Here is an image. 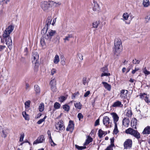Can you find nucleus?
I'll return each instance as SVG.
<instances>
[{
	"label": "nucleus",
	"mask_w": 150,
	"mask_h": 150,
	"mask_svg": "<svg viewBox=\"0 0 150 150\" xmlns=\"http://www.w3.org/2000/svg\"><path fill=\"white\" fill-rule=\"evenodd\" d=\"M78 117L79 119V120H80L81 118H83V116L81 113H79L78 115Z\"/></svg>",
	"instance_id": "nucleus-52"
},
{
	"label": "nucleus",
	"mask_w": 150,
	"mask_h": 150,
	"mask_svg": "<svg viewBox=\"0 0 150 150\" xmlns=\"http://www.w3.org/2000/svg\"><path fill=\"white\" fill-rule=\"evenodd\" d=\"M139 70V68H135V69L133 70L132 71V74H134L135 73V72L136 71H138Z\"/></svg>",
	"instance_id": "nucleus-62"
},
{
	"label": "nucleus",
	"mask_w": 150,
	"mask_h": 150,
	"mask_svg": "<svg viewBox=\"0 0 150 150\" xmlns=\"http://www.w3.org/2000/svg\"><path fill=\"white\" fill-rule=\"evenodd\" d=\"M123 105L121 102L118 100L114 103L112 106L113 107H122Z\"/></svg>",
	"instance_id": "nucleus-16"
},
{
	"label": "nucleus",
	"mask_w": 150,
	"mask_h": 150,
	"mask_svg": "<svg viewBox=\"0 0 150 150\" xmlns=\"http://www.w3.org/2000/svg\"><path fill=\"white\" fill-rule=\"evenodd\" d=\"M90 92L89 91H87L84 94V97H87L90 94Z\"/></svg>",
	"instance_id": "nucleus-60"
},
{
	"label": "nucleus",
	"mask_w": 150,
	"mask_h": 150,
	"mask_svg": "<svg viewBox=\"0 0 150 150\" xmlns=\"http://www.w3.org/2000/svg\"><path fill=\"white\" fill-rule=\"evenodd\" d=\"M56 129L58 131L60 132L65 129V127L62 120H59L56 123L55 125Z\"/></svg>",
	"instance_id": "nucleus-6"
},
{
	"label": "nucleus",
	"mask_w": 150,
	"mask_h": 150,
	"mask_svg": "<svg viewBox=\"0 0 150 150\" xmlns=\"http://www.w3.org/2000/svg\"><path fill=\"white\" fill-rule=\"evenodd\" d=\"M144 100L146 103H150V100L149 99V95H147L144 99Z\"/></svg>",
	"instance_id": "nucleus-46"
},
{
	"label": "nucleus",
	"mask_w": 150,
	"mask_h": 150,
	"mask_svg": "<svg viewBox=\"0 0 150 150\" xmlns=\"http://www.w3.org/2000/svg\"><path fill=\"white\" fill-rule=\"evenodd\" d=\"M30 101H28L25 102V104L26 107H29L30 106Z\"/></svg>",
	"instance_id": "nucleus-58"
},
{
	"label": "nucleus",
	"mask_w": 150,
	"mask_h": 150,
	"mask_svg": "<svg viewBox=\"0 0 150 150\" xmlns=\"http://www.w3.org/2000/svg\"><path fill=\"white\" fill-rule=\"evenodd\" d=\"M67 99L66 97L64 96H61L59 98V101L61 102H63Z\"/></svg>",
	"instance_id": "nucleus-44"
},
{
	"label": "nucleus",
	"mask_w": 150,
	"mask_h": 150,
	"mask_svg": "<svg viewBox=\"0 0 150 150\" xmlns=\"http://www.w3.org/2000/svg\"><path fill=\"white\" fill-rule=\"evenodd\" d=\"M137 120L135 118H133L131 121V125L133 128L135 129H137L136 126L137 125Z\"/></svg>",
	"instance_id": "nucleus-15"
},
{
	"label": "nucleus",
	"mask_w": 150,
	"mask_h": 150,
	"mask_svg": "<svg viewBox=\"0 0 150 150\" xmlns=\"http://www.w3.org/2000/svg\"><path fill=\"white\" fill-rule=\"evenodd\" d=\"M93 10L94 11L98 12L100 10V8L98 5L95 2H93Z\"/></svg>",
	"instance_id": "nucleus-18"
},
{
	"label": "nucleus",
	"mask_w": 150,
	"mask_h": 150,
	"mask_svg": "<svg viewBox=\"0 0 150 150\" xmlns=\"http://www.w3.org/2000/svg\"><path fill=\"white\" fill-rule=\"evenodd\" d=\"M50 143L51 144V145L52 146H54L56 145V144L52 140V138H51V139H50Z\"/></svg>",
	"instance_id": "nucleus-56"
},
{
	"label": "nucleus",
	"mask_w": 150,
	"mask_h": 150,
	"mask_svg": "<svg viewBox=\"0 0 150 150\" xmlns=\"http://www.w3.org/2000/svg\"><path fill=\"white\" fill-rule=\"evenodd\" d=\"M118 132V130L117 129V124H115V127L113 130V133L116 134Z\"/></svg>",
	"instance_id": "nucleus-41"
},
{
	"label": "nucleus",
	"mask_w": 150,
	"mask_h": 150,
	"mask_svg": "<svg viewBox=\"0 0 150 150\" xmlns=\"http://www.w3.org/2000/svg\"><path fill=\"white\" fill-rule=\"evenodd\" d=\"M145 19L147 20V22H148V21L150 19V15L146 16L145 17Z\"/></svg>",
	"instance_id": "nucleus-63"
},
{
	"label": "nucleus",
	"mask_w": 150,
	"mask_h": 150,
	"mask_svg": "<svg viewBox=\"0 0 150 150\" xmlns=\"http://www.w3.org/2000/svg\"><path fill=\"white\" fill-rule=\"evenodd\" d=\"M52 18L51 17H48L46 22V25L47 26V28L49 25H50L51 23Z\"/></svg>",
	"instance_id": "nucleus-28"
},
{
	"label": "nucleus",
	"mask_w": 150,
	"mask_h": 150,
	"mask_svg": "<svg viewBox=\"0 0 150 150\" xmlns=\"http://www.w3.org/2000/svg\"><path fill=\"white\" fill-rule=\"evenodd\" d=\"M132 141L130 139L126 140L124 144V146L125 149L130 148L132 147Z\"/></svg>",
	"instance_id": "nucleus-8"
},
{
	"label": "nucleus",
	"mask_w": 150,
	"mask_h": 150,
	"mask_svg": "<svg viewBox=\"0 0 150 150\" xmlns=\"http://www.w3.org/2000/svg\"><path fill=\"white\" fill-rule=\"evenodd\" d=\"M41 6L44 11H48L52 7L50 1H43L41 2Z\"/></svg>",
	"instance_id": "nucleus-5"
},
{
	"label": "nucleus",
	"mask_w": 150,
	"mask_h": 150,
	"mask_svg": "<svg viewBox=\"0 0 150 150\" xmlns=\"http://www.w3.org/2000/svg\"><path fill=\"white\" fill-rule=\"evenodd\" d=\"M143 5L144 7H148L150 6V2L149 0H143Z\"/></svg>",
	"instance_id": "nucleus-26"
},
{
	"label": "nucleus",
	"mask_w": 150,
	"mask_h": 150,
	"mask_svg": "<svg viewBox=\"0 0 150 150\" xmlns=\"http://www.w3.org/2000/svg\"><path fill=\"white\" fill-rule=\"evenodd\" d=\"M142 133L144 134H150V126H147L145 127Z\"/></svg>",
	"instance_id": "nucleus-19"
},
{
	"label": "nucleus",
	"mask_w": 150,
	"mask_h": 150,
	"mask_svg": "<svg viewBox=\"0 0 150 150\" xmlns=\"http://www.w3.org/2000/svg\"><path fill=\"white\" fill-rule=\"evenodd\" d=\"M60 106L61 105L59 103L56 102L54 104V107L56 109H59Z\"/></svg>",
	"instance_id": "nucleus-36"
},
{
	"label": "nucleus",
	"mask_w": 150,
	"mask_h": 150,
	"mask_svg": "<svg viewBox=\"0 0 150 150\" xmlns=\"http://www.w3.org/2000/svg\"><path fill=\"white\" fill-rule=\"evenodd\" d=\"M63 108L64 110L67 112H68L70 109V107L67 104L63 105Z\"/></svg>",
	"instance_id": "nucleus-33"
},
{
	"label": "nucleus",
	"mask_w": 150,
	"mask_h": 150,
	"mask_svg": "<svg viewBox=\"0 0 150 150\" xmlns=\"http://www.w3.org/2000/svg\"><path fill=\"white\" fill-rule=\"evenodd\" d=\"M8 129L7 128H5L0 129V132L1 134V136L4 138H6L8 133Z\"/></svg>",
	"instance_id": "nucleus-11"
},
{
	"label": "nucleus",
	"mask_w": 150,
	"mask_h": 150,
	"mask_svg": "<svg viewBox=\"0 0 150 150\" xmlns=\"http://www.w3.org/2000/svg\"><path fill=\"white\" fill-rule=\"evenodd\" d=\"M41 45L42 46H43L45 45V39L44 38H41L40 41Z\"/></svg>",
	"instance_id": "nucleus-47"
},
{
	"label": "nucleus",
	"mask_w": 150,
	"mask_h": 150,
	"mask_svg": "<svg viewBox=\"0 0 150 150\" xmlns=\"http://www.w3.org/2000/svg\"><path fill=\"white\" fill-rule=\"evenodd\" d=\"M35 91L36 93H39L40 92V88L38 85H35L34 86Z\"/></svg>",
	"instance_id": "nucleus-38"
},
{
	"label": "nucleus",
	"mask_w": 150,
	"mask_h": 150,
	"mask_svg": "<svg viewBox=\"0 0 150 150\" xmlns=\"http://www.w3.org/2000/svg\"><path fill=\"white\" fill-rule=\"evenodd\" d=\"M108 70V69L107 67H104L100 69V71H101L103 72H105L107 71Z\"/></svg>",
	"instance_id": "nucleus-48"
},
{
	"label": "nucleus",
	"mask_w": 150,
	"mask_h": 150,
	"mask_svg": "<svg viewBox=\"0 0 150 150\" xmlns=\"http://www.w3.org/2000/svg\"><path fill=\"white\" fill-rule=\"evenodd\" d=\"M132 62L134 64H139V61L138 60L135 59L134 60L133 59L132 61Z\"/></svg>",
	"instance_id": "nucleus-54"
},
{
	"label": "nucleus",
	"mask_w": 150,
	"mask_h": 150,
	"mask_svg": "<svg viewBox=\"0 0 150 150\" xmlns=\"http://www.w3.org/2000/svg\"><path fill=\"white\" fill-rule=\"evenodd\" d=\"M51 89L52 91L55 92L56 91V80L55 78L52 79L50 82Z\"/></svg>",
	"instance_id": "nucleus-7"
},
{
	"label": "nucleus",
	"mask_w": 150,
	"mask_h": 150,
	"mask_svg": "<svg viewBox=\"0 0 150 150\" xmlns=\"http://www.w3.org/2000/svg\"><path fill=\"white\" fill-rule=\"evenodd\" d=\"M93 140V139L90 136L88 137L87 139L86 140V141L84 143V145H87L90 143L92 142Z\"/></svg>",
	"instance_id": "nucleus-27"
},
{
	"label": "nucleus",
	"mask_w": 150,
	"mask_h": 150,
	"mask_svg": "<svg viewBox=\"0 0 150 150\" xmlns=\"http://www.w3.org/2000/svg\"><path fill=\"white\" fill-rule=\"evenodd\" d=\"M44 121V119H40L39 121H38L37 123L38 124H41Z\"/></svg>",
	"instance_id": "nucleus-59"
},
{
	"label": "nucleus",
	"mask_w": 150,
	"mask_h": 150,
	"mask_svg": "<svg viewBox=\"0 0 150 150\" xmlns=\"http://www.w3.org/2000/svg\"><path fill=\"white\" fill-rule=\"evenodd\" d=\"M22 115L25 120H29V116L25 112H22Z\"/></svg>",
	"instance_id": "nucleus-34"
},
{
	"label": "nucleus",
	"mask_w": 150,
	"mask_h": 150,
	"mask_svg": "<svg viewBox=\"0 0 150 150\" xmlns=\"http://www.w3.org/2000/svg\"><path fill=\"white\" fill-rule=\"evenodd\" d=\"M128 91L122 90L120 93V96L121 98H125L127 96Z\"/></svg>",
	"instance_id": "nucleus-22"
},
{
	"label": "nucleus",
	"mask_w": 150,
	"mask_h": 150,
	"mask_svg": "<svg viewBox=\"0 0 150 150\" xmlns=\"http://www.w3.org/2000/svg\"><path fill=\"white\" fill-rule=\"evenodd\" d=\"M59 61V58L58 55L56 54L55 56L54 60V62L55 64H58Z\"/></svg>",
	"instance_id": "nucleus-29"
},
{
	"label": "nucleus",
	"mask_w": 150,
	"mask_h": 150,
	"mask_svg": "<svg viewBox=\"0 0 150 150\" xmlns=\"http://www.w3.org/2000/svg\"><path fill=\"white\" fill-rule=\"evenodd\" d=\"M103 124L106 126L110 123V119L108 116H106L103 117Z\"/></svg>",
	"instance_id": "nucleus-14"
},
{
	"label": "nucleus",
	"mask_w": 150,
	"mask_h": 150,
	"mask_svg": "<svg viewBox=\"0 0 150 150\" xmlns=\"http://www.w3.org/2000/svg\"><path fill=\"white\" fill-rule=\"evenodd\" d=\"M87 80L86 78H83V83L84 85H85L87 83Z\"/></svg>",
	"instance_id": "nucleus-64"
},
{
	"label": "nucleus",
	"mask_w": 150,
	"mask_h": 150,
	"mask_svg": "<svg viewBox=\"0 0 150 150\" xmlns=\"http://www.w3.org/2000/svg\"><path fill=\"white\" fill-rule=\"evenodd\" d=\"M60 59L61 61V64L62 65H64L65 64V61L63 55H62L60 56Z\"/></svg>",
	"instance_id": "nucleus-39"
},
{
	"label": "nucleus",
	"mask_w": 150,
	"mask_h": 150,
	"mask_svg": "<svg viewBox=\"0 0 150 150\" xmlns=\"http://www.w3.org/2000/svg\"><path fill=\"white\" fill-rule=\"evenodd\" d=\"M47 28L46 29L44 28L41 31L42 34H43V37L49 42L50 41L52 37L56 33L55 30H47Z\"/></svg>",
	"instance_id": "nucleus-3"
},
{
	"label": "nucleus",
	"mask_w": 150,
	"mask_h": 150,
	"mask_svg": "<svg viewBox=\"0 0 150 150\" xmlns=\"http://www.w3.org/2000/svg\"><path fill=\"white\" fill-rule=\"evenodd\" d=\"M134 130L132 128H129L126 130L125 132L127 134L132 135L133 132Z\"/></svg>",
	"instance_id": "nucleus-31"
},
{
	"label": "nucleus",
	"mask_w": 150,
	"mask_h": 150,
	"mask_svg": "<svg viewBox=\"0 0 150 150\" xmlns=\"http://www.w3.org/2000/svg\"><path fill=\"white\" fill-rule=\"evenodd\" d=\"M146 96L147 95L145 93L141 94L139 95L140 98L142 99H144Z\"/></svg>",
	"instance_id": "nucleus-49"
},
{
	"label": "nucleus",
	"mask_w": 150,
	"mask_h": 150,
	"mask_svg": "<svg viewBox=\"0 0 150 150\" xmlns=\"http://www.w3.org/2000/svg\"><path fill=\"white\" fill-rule=\"evenodd\" d=\"M75 146L76 148L78 150H82L83 149H84L86 148V146H79L77 145H75Z\"/></svg>",
	"instance_id": "nucleus-43"
},
{
	"label": "nucleus",
	"mask_w": 150,
	"mask_h": 150,
	"mask_svg": "<svg viewBox=\"0 0 150 150\" xmlns=\"http://www.w3.org/2000/svg\"><path fill=\"white\" fill-rule=\"evenodd\" d=\"M110 114L113 118L114 124H117V122L119 119V117L117 115L116 113L114 112L111 113Z\"/></svg>",
	"instance_id": "nucleus-13"
},
{
	"label": "nucleus",
	"mask_w": 150,
	"mask_h": 150,
	"mask_svg": "<svg viewBox=\"0 0 150 150\" xmlns=\"http://www.w3.org/2000/svg\"><path fill=\"white\" fill-rule=\"evenodd\" d=\"M132 135H133L137 139H139L140 137L139 133L137 130H134L133 132Z\"/></svg>",
	"instance_id": "nucleus-23"
},
{
	"label": "nucleus",
	"mask_w": 150,
	"mask_h": 150,
	"mask_svg": "<svg viewBox=\"0 0 150 150\" xmlns=\"http://www.w3.org/2000/svg\"><path fill=\"white\" fill-rule=\"evenodd\" d=\"M73 37V35L72 34H67L63 39L64 40V42H66L67 41H69L70 39Z\"/></svg>",
	"instance_id": "nucleus-24"
},
{
	"label": "nucleus",
	"mask_w": 150,
	"mask_h": 150,
	"mask_svg": "<svg viewBox=\"0 0 150 150\" xmlns=\"http://www.w3.org/2000/svg\"><path fill=\"white\" fill-rule=\"evenodd\" d=\"M143 71L146 76L147 75L150 74V72L148 71L146 69V67L143 69Z\"/></svg>",
	"instance_id": "nucleus-40"
},
{
	"label": "nucleus",
	"mask_w": 150,
	"mask_h": 150,
	"mask_svg": "<svg viewBox=\"0 0 150 150\" xmlns=\"http://www.w3.org/2000/svg\"><path fill=\"white\" fill-rule=\"evenodd\" d=\"M45 140L44 136L42 135L39 136L38 138L33 142V144H37L38 143L43 142Z\"/></svg>",
	"instance_id": "nucleus-12"
},
{
	"label": "nucleus",
	"mask_w": 150,
	"mask_h": 150,
	"mask_svg": "<svg viewBox=\"0 0 150 150\" xmlns=\"http://www.w3.org/2000/svg\"><path fill=\"white\" fill-rule=\"evenodd\" d=\"M24 137V134H21L20 137L19 141L21 142H22L23 140V138Z\"/></svg>",
	"instance_id": "nucleus-51"
},
{
	"label": "nucleus",
	"mask_w": 150,
	"mask_h": 150,
	"mask_svg": "<svg viewBox=\"0 0 150 150\" xmlns=\"http://www.w3.org/2000/svg\"><path fill=\"white\" fill-rule=\"evenodd\" d=\"M14 27L12 25H10L4 31L3 34V37L5 40L6 44L10 50H11L12 47V42L10 34L13 30Z\"/></svg>",
	"instance_id": "nucleus-1"
},
{
	"label": "nucleus",
	"mask_w": 150,
	"mask_h": 150,
	"mask_svg": "<svg viewBox=\"0 0 150 150\" xmlns=\"http://www.w3.org/2000/svg\"><path fill=\"white\" fill-rule=\"evenodd\" d=\"M14 27L12 25H10L4 31L3 34V37L5 40L6 44L10 50H11L12 47V42L10 34L13 30Z\"/></svg>",
	"instance_id": "nucleus-2"
},
{
	"label": "nucleus",
	"mask_w": 150,
	"mask_h": 150,
	"mask_svg": "<svg viewBox=\"0 0 150 150\" xmlns=\"http://www.w3.org/2000/svg\"><path fill=\"white\" fill-rule=\"evenodd\" d=\"M122 42L119 38H116L115 39L114 42V53L117 56L121 52L122 48Z\"/></svg>",
	"instance_id": "nucleus-4"
},
{
	"label": "nucleus",
	"mask_w": 150,
	"mask_h": 150,
	"mask_svg": "<svg viewBox=\"0 0 150 150\" xmlns=\"http://www.w3.org/2000/svg\"><path fill=\"white\" fill-rule=\"evenodd\" d=\"M122 125L126 127H128L129 123V121L128 119L124 118L122 120Z\"/></svg>",
	"instance_id": "nucleus-20"
},
{
	"label": "nucleus",
	"mask_w": 150,
	"mask_h": 150,
	"mask_svg": "<svg viewBox=\"0 0 150 150\" xmlns=\"http://www.w3.org/2000/svg\"><path fill=\"white\" fill-rule=\"evenodd\" d=\"M122 16L123 17V20L124 21L128 19L129 17V15L127 13H125L123 14Z\"/></svg>",
	"instance_id": "nucleus-35"
},
{
	"label": "nucleus",
	"mask_w": 150,
	"mask_h": 150,
	"mask_svg": "<svg viewBox=\"0 0 150 150\" xmlns=\"http://www.w3.org/2000/svg\"><path fill=\"white\" fill-rule=\"evenodd\" d=\"M99 24V22L98 21L94 22L93 23V28H97Z\"/></svg>",
	"instance_id": "nucleus-42"
},
{
	"label": "nucleus",
	"mask_w": 150,
	"mask_h": 150,
	"mask_svg": "<svg viewBox=\"0 0 150 150\" xmlns=\"http://www.w3.org/2000/svg\"><path fill=\"white\" fill-rule=\"evenodd\" d=\"M32 62L33 64H36L37 63L38 60L39 59V56L38 53L36 52L33 53L32 55Z\"/></svg>",
	"instance_id": "nucleus-9"
},
{
	"label": "nucleus",
	"mask_w": 150,
	"mask_h": 150,
	"mask_svg": "<svg viewBox=\"0 0 150 150\" xmlns=\"http://www.w3.org/2000/svg\"><path fill=\"white\" fill-rule=\"evenodd\" d=\"M50 2L51 4L52 7L53 6L55 7H57L62 5V3L61 1L55 2L50 1Z\"/></svg>",
	"instance_id": "nucleus-17"
},
{
	"label": "nucleus",
	"mask_w": 150,
	"mask_h": 150,
	"mask_svg": "<svg viewBox=\"0 0 150 150\" xmlns=\"http://www.w3.org/2000/svg\"><path fill=\"white\" fill-rule=\"evenodd\" d=\"M114 146L110 145L107 147L105 150H113V147Z\"/></svg>",
	"instance_id": "nucleus-53"
},
{
	"label": "nucleus",
	"mask_w": 150,
	"mask_h": 150,
	"mask_svg": "<svg viewBox=\"0 0 150 150\" xmlns=\"http://www.w3.org/2000/svg\"><path fill=\"white\" fill-rule=\"evenodd\" d=\"M99 119L97 120L95 122V126H96L97 125H99Z\"/></svg>",
	"instance_id": "nucleus-61"
},
{
	"label": "nucleus",
	"mask_w": 150,
	"mask_h": 150,
	"mask_svg": "<svg viewBox=\"0 0 150 150\" xmlns=\"http://www.w3.org/2000/svg\"><path fill=\"white\" fill-rule=\"evenodd\" d=\"M6 47L5 45H0V51H3L6 48Z\"/></svg>",
	"instance_id": "nucleus-57"
},
{
	"label": "nucleus",
	"mask_w": 150,
	"mask_h": 150,
	"mask_svg": "<svg viewBox=\"0 0 150 150\" xmlns=\"http://www.w3.org/2000/svg\"><path fill=\"white\" fill-rule=\"evenodd\" d=\"M44 105L43 103H40L39 106V111L40 112H42L44 109Z\"/></svg>",
	"instance_id": "nucleus-30"
},
{
	"label": "nucleus",
	"mask_w": 150,
	"mask_h": 150,
	"mask_svg": "<svg viewBox=\"0 0 150 150\" xmlns=\"http://www.w3.org/2000/svg\"><path fill=\"white\" fill-rule=\"evenodd\" d=\"M57 71V70L54 68H52L50 71V75H53L54 74L56 73Z\"/></svg>",
	"instance_id": "nucleus-45"
},
{
	"label": "nucleus",
	"mask_w": 150,
	"mask_h": 150,
	"mask_svg": "<svg viewBox=\"0 0 150 150\" xmlns=\"http://www.w3.org/2000/svg\"><path fill=\"white\" fill-rule=\"evenodd\" d=\"M75 107L79 109H81L82 107V105L80 103H77L74 104Z\"/></svg>",
	"instance_id": "nucleus-32"
},
{
	"label": "nucleus",
	"mask_w": 150,
	"mask_h": 150,
	"mask_svg": "<svg viewBox=\"0 0 150 150\" xmlns=\"http://www.w3.org/2000/svg\"><path fill=\"white\" fill-rule=\"evenodd\" d=\"M102 83L103 85L105 88L107 90L109 91H110L111 89V86L110 85L106 82H103Z\"/></svg>",
	"instance_id": "nucleus-21"
},
{
	"label": "nucleus",
	"mask_w": 150,
	"mask_h": 150,
	"mask_svg": "<svg viewBox=\"0 0 150 150\" xmlns=\"http://www.w3.org/2000/svg\"><path fill=\"white\" fill-rule=\"evenodd\" d=\"M110 142L111 144L110 145L114 146V138L113 137L110 139Z\"/></svg>",
	"instance_id": "nucleus-55"
},
{
	"label": "nucleus",
	"mask_w": 150,
	"mask_h": 150,
	"mask_svg": "<svg viewBox=\"0 0 150 150\" xmlns=\"http://www.w3.org/2000/svg\"><path fill=\"white\" fill-rule=\"evenodd\" d=\"M110 75V74L108 73L104 72L102 73L101 75V77H103L104 76H109Z\"/></svg>",
	"instance_id": "nucleus-50"
},
{
	"label": "nucleus",
	"mask_w": 150,
	"mask_h": 150,
	"mask_svg": "<svg viewBox=\"0 0 150 150\" xmlns=\"http://www.w3.org/2000/svg\"><path fill=\"white\" fill-rule=\"evenodd\" d=\"M74 125L72 121L70 120L69 122L68 126L66 128L67 131H70L72 132L74 129Z\"/></svg>",
	"instance_id": "nucleus-10"
},
{
	"label": "nucleus",
	"mask_w": 150,
	"mask_h": 150,
	"mask_svg": "<svg viewBox=\"0 0 150 150\" xmlns=\"http://www.w3.org/2000/svg\"><path fill=\"white\" fill-rule=\"evenodd\" d=\"M107 134L106 132L103 131L101 129H99L98 131V136L100 138L102 137L103 135H105Z\"/></svg>",
	"instance_id": "nucleus-25"
},
{
	"label": "nucleus",
	"mask_w": 150,
	"mask_h": 150,
	"mask_svg": "<svg viewBox=\"0 0 150 150\" xmlns=\"http://www.w3.org/2000/svg\"><path fill=\"white\" fill-rule=\"evenodd\" d=\"M126 115L128 117H130L132 115V112L131 110L130 109H127V110Z\"/></svg>",
	"instance_id": "nucleus-37"
}]
</instances>
